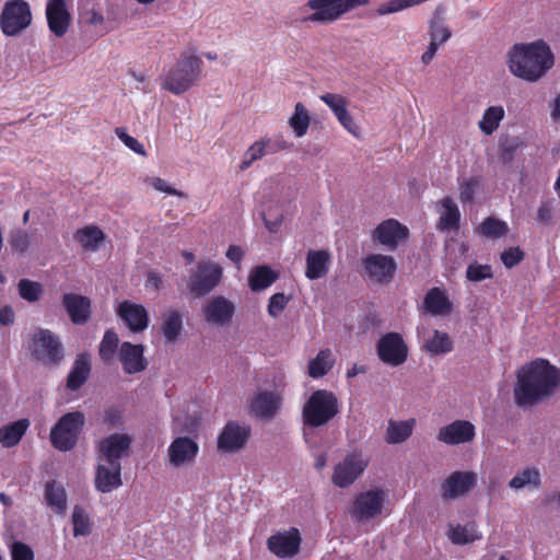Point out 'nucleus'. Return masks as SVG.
<instances>
[{
  "label": "nucleus",
  "mask_w": 560,
  "mask_h": 560,
  "mask_svg": "<svg viewBox=\"0 0 560 560\" xmlns=\"http://www.w3.org/2000/svg\"><path fill=\"white\" fill-rule=\"evenodd\" d=\"M32 11L25 0H9L0 14V27L4 35L16 36L32 23Z\"/></svg>",
  "instance_id": "8"
},
{
  "label": "nucleus",
  "mask_w": 560,
  "mask_h": 560,
  "mask_svg": "<svg viewBox=\"0 0 560 560\" xmlns=\"http://www.w3.org/2000/svg\"><path fill=\"white\" fill-rule=\"evenodd\" d=\"M131 442V438L128 434H109L97 444V462L120 464V459L128 454Z\"/></svg>",
  "instance_id": "14"
},
{
  "label": "nucleus",
  "mask_w": 560,
  "mask_h": 560,
  "mask_svg": "<svg viewBox=\"0 0 560 560\" xmlns=\"http://www.w3.org/2000/svg\"><path fill=\"white\" fill-rule=\"evenodd\" d=\"M19 295L28 303H35L40 300L43 285L39 282L23 278L18 283Z\"/></svg>",
  "instance_id": "45"
},
{
  "label": "nucleus",
  "mask_w": 560,
  "mask_h": 560,
  "mask_svg": "<svg viewBox=\"0 0 560 560\" xmlns=\"http://www.w3.org/2000/svg\"><path fill=\"white\" fill-rule=\"evenodd\" d=\"M335 116L338 118L340 124L355 138L360 137V128L353 121L352 116L347 110V107H331Z\"/></svg>",
  "instance_id": "54"
},
{
  "label": "nucleus",
  "mask_w": 560,
  "mask_h": 560,
  "mask_svg": "<svg viewBox=\"0 0 560 560\" xmlns=\"http://www.w3.org/2000/svg\"><path fill=\"white\" fill-rule=\"evenodd\" d=\"M364 275L377 284H387L393 281L397 265L392 256L383 254H369L362 259Z\"/></svg>",
  "instance_id": "10"
},
{
  "label": "nucleus",
  "mask_w": 560,
  "mask_h": 560,
  "mask_svg": "<svg viewBox=\"0 0 560 560\" xmlns=\"http://www.w3.org/2000/svg\"><path fill=\"white\" fill-rule=\"evenodd\" d=\"M553 65V52L549 45L541 39L515 44L508 52L510 72L529 83L542 79Z\"/></svg>",
  "instance_id": "2"
},
{
  "label": "nucleus",
  "mask_w": 560,
  "mask_h": 560,
  "mask_svg": "<svg viewBox=\"0 0 560 560\" xmlns=\"http://www.w3.org/2000/svg\"><path fill=\"white\" fill-rule=\"evenodd\" d=\"M121 485V464L98 462L94 478L95 489L102 493H109Z\"/></svg>",
  "instance_id": "23"
},
{
  "label": "nucleus",
  "mask_w": 560,
  "mask_h": 560,
  "mask_svg": "<svg viewBox=\"0 0 560 560\" xmlns=\"http://www.w3.org/2000/svg\"><path fill=\"white\" fill-rule=\"evenodd\" d=\"M477 481L475 471H454L441 483V497L444 500L463 497L476 487Z\"/></svg>",
  "instance_id": "17"
},
{
  "label": "nucleus",
  "mask_w": 560,
  "mask_h": 560,
  "mask_svg": "<svg viewBox=\"0 0 560 560\" xmlns=\"http://www.w3.org/2000/svg\"><path fill=\"white\" fill-rule=\"evenodd\" d=\"M74 238L84 249H95L104 240V233L100 228L90 225L79 229L74 234Z\"/></svg>",
  "instance_id": "39"
},
{
  "label": "nucleus",
  "mask_w": 560,
  "mask_h": 560,
  "mask_svg": "<svg viewBox=\"0 0 560 560\" xmlns=\"http://www.w3.org/2000/svg\"><path fill=\"white\" fill-rule=\"evenodd\" d=\"M330 255L325 249H311L306 255L305 277L308 280H317L329 271Z\"/></svg>",
  "instance_id": "28"
},
{
  "label": "nucleus",
  "mask_w": 560,
  "mask_h": 560,
  "mask_svg": "<svg viewBox=\"0 0 560 560\" xmlns=\"http://www.w3.org/2000/svg\"><path fill=\"white\" fill-rule=\"evenodd\" d=\"M72 525L74 537L89 536L92 533V522L85 510L80 505L73 508Z\"/></svg>",
  "instance_id": "43"
},
{
  "label": "nucleus",
  "mask_w": 560,
  "mask_h": 560,
  "mask_svg": "<svg viewBox=\"0 0 560 560\" xmlns=\"http://www.w3.org/2000/svg\"><path fill=\"white\" fill-rule=\"evenodd\" d=\"M427 349L433 354H442L452 351L453 342L446 332L434 330L433 337L428 340Z\"/></svg>",
  "instance_id": "48"
},
{
  "label": "nucleus",
  "mask_w": 560,
  "mask_h": 560,
  "mask_svg": "<svg viewBox=\"0 0 560 560\" xmlns=\"http://www.w3.org/2000/svg\"><path fill=\"white\" fill-rule=\"evenodd\" d=\"M334 366L331 351L329 349L320 350L317 355L308 362V375L312 378L325 376Z\"/></svg>",
  "instance_id": "37"
},
{
  "label": "nucleus",
  "mask_w": 560,
  "mask_h": 560,
  "mask_svg": "<svg viewBox=\"0 0 560 560\" xmlns=\"http://www.w3.org/2000/svg\"><path fill=\"white\" fill-rule=\"evenodd\" d=\"M32 237L24 230H14L10 234L9 244L14 253L24 254L31 246Z\"/></svg>",
  "instance_id": "50"
},
{
  "label": "nucleus",
  "mask_w": 560,
  "mask_h": 560,
  "mask_svg": "<svg viewBox=\"0 0 560 560\" xmlns=\"http://www.w3.org/2000/svg\"><path fill=\"white\" fill-rule=\"evenodd\" d=\"M408 234L407 226L395 219H387L374 229L372 238L388 249H395L408 237Z\"/></svg>",
  "instance_id": "18"
},
{
  "label": "nucleus",
  "mask_w": 560,
  "mask_h": 560,
  "mask_svg": "<svg viewBox=\"0 0 560 560\" xmlns=\"http://www.w3.org/2000/svg\"><path fill=\"white\" fill-rule=\"evenodd\" d=\"M235 307L224 296L213 298L205 307L203 314L207 322L224 325L231 322L234 315Z\"/></svg>",
  "instance_id": "27"
},
{
  "label": "nucleus",
  "mask_w": 560,
  "mask_h": 560,
  "mask_svg": "<svg viewBox=\"0 0 560 560\" xmlns=\"http://www.w3.org/2000/svg\"><path fill=\"white\" fill-rule=\"evenodd\" d=\"M525 145L524 141L516 136H503L500 139V160L503 164H511L516 152Z\"/></svg>",
  "instance_id": "40"
},
{
  "label": "nucleus",
  "mask_w": 560,
  "mask_h": 560,
  "mask_svg": "<svg viewBox=\"0 0 560 560\" xmlns=\"http://www.w3.org/2000/svg\"><path fill=\"white\" fill-rule=\"evenodd\" d=\"M45 500L47 505L57 513L63 514L67 509V494L65 488L55 480L48 481L45 486Z\"/></svg>",
  "instance_id": "35"
},
{
  "label": "nucleus",
  "mask_w": 560,
  "mask_h": 560,
  "mask_svg": "<svg viewBox=\"0 0 560 560\" xmlns=\"http://www.w3.org/2000/svg\"><path fill=\"white\" fill-rule=\"evenodd\" d=\"M380 360L392 366H399L408 358V347L399 332L383 335L376 345Z\"/></svg>",
  "instance_id": "11"
},
{
  "label": "nucleus",
  "mask_w": 560,
  "mask_h": 560,
  "mask_svg": "<svg viewBox=\"0 0 560 560\" xmlns=\"http://www.w3.org/2000/svg\"><path fill=\"white\" fill-rule=\"evenodd\" d=\"M116 136L122 141V143L137 154L145 155L143 145L133 137L129 136L124 127H117L115 129Z\"/></svg>",
  "instance_id": "58"
},
{
  "label": "nucleus",
  "mask_w": 560,
  "mask_h": 560,
  "mask_svg": "<svg viewBox=\"0 0 560 560\" xmlns=\"http://www.w3.org/2000/svg\"><path fill=\"white\" fill-rule=\"evenodd\" d=\"M143 353L142 345H133L129 341H124L120 345L118 355L125 373L136 374L147 369L148 361Z\"/></svg>",
  "instance_id": "22"
},
{
  "label": "nucleus",
  "mask_w": 560,
  "mask_h": 560,
  "mask_svg": "<svg viewBox=\"0 0 560 560\" xmlns=\"http://www.w3.org/2000/svg\"><path fill=\"white\" fill-rule=\"evenodd\" d=\"M301 536L296 528L268 538L269 550L280 558H291L300 550Z\"/></svg>",
  "instance_id": "21"
},
{
  "label": "nucleus",
  "mask_w": 560,
  "mask_h": 560,
  "mask_svg": "<svg viewBox=\"0 0 560 560\" xmlns=\"http://www.w3.org/2000/svg\"><path fill=\"white\" fill-rule=\"evenodd\" d=\"M46 19L49 31L55 36L62 37L71 23V14L66 0H49L46 5Z\"/></svg>",
  "instance_id": "20"
},
{
  "label": "nucleus",
  "mask_w": 560,
  "mask_h": 560,
  "mask_svg": "<svg viewBox=\"0 0 560 560\" xmlns=\"http://www.w3.org/2000/svg\"><path fill=\"white\" fill-rule=\"evenodd\" d=\"M90 374L91 362L89 354H78L67 377V388L72 392L80 389L90 377Z\"/></svg>",
  "instance_id": "30"
},
{
  "label": "nucleus",
  "mask_w": 560,
  "mask_h": 560,
  "mask_svg": "<svg viewBox=\"0 0 560 560\" xmlns=\"http://www.w3.org/2000/svg\"><path fill=\"white\" fill-rule=\"evenodd\" d=\"M339 413L337 396L327 389H316L308 397L302 409L303 423L319 428L330 422Z\"/></svg>",
  "instance_id": "3"
},
{
  "label": "nucleus",
  "mask_w": 560,
  "mask_h": 560,
  "mask_svg": "<svg viewBox=\"0 0 560 560\" xmlns=\"http://www.w3.org/2000/svg\"><path fill=\"white\" fill-rule=\"evenodd\" d=\"M249 408L255 417L270 419L279 408V400L271 392H260L252 399Z\"/></svg>",
  "instance_id": "31"
},
{
  "label": "nucleus",
  "mask_w": 560,
  "mask_h": 560,
  "mask_svg": "<svg viewBox=\"0 0 560 560\" xmlns=\"http://www.w3.org/2000/svg\"><path fill=\"white\" fill-rule=\"evenodd\" d=\"M279 275L272 270L269 266H258L249 275L248 285L252 291L259 292L270 287Z\"/></svg>",
  "instance_id": "34"
},
{
  "label": "nucleus",
  "mask_w": 560,
  "mask_h": 560,
  "mask_svg": "<svg viewBox=\"0 0 560 560\" xmlns=\"http://www.w3.org/2000/svg\"><path fill=\"white\" fill-rule=\"evenodd\" d=\"M559 383V370L545 359H536L518 371L514 401L518 407L534 406L550 396Z\"/></svg>",
  "instance_id": "1"
},
{
  "label": "nucleus",
  "mask_w": 560,
  "mask_h": 560,
  "mask_svg": "<svg viewBox=\"0 0 560 560\" xmlns=\"http://www.w3.org/2000/svg\"><path fill=\"white\" fill-rule=\"evenodd\" d=\"M527 485L534 487L540 486V474L536 468H525L516 474L509 482V486L514 489L524 488Z\"/></svg>",
  "instance_id": "47"
},
{
  "label": "nucleus",
  "mask_w": 560,
  "mask_h": 560,
  "mask_svg": "<svg viewBox=\"0 0 560 560\" xmlns=\"http://www.w3.org/2000/svg\"><path fill=\"white\" fill-rule=\"evenodd\" d=\"M264 156H266L264 143H261L260 140L255 141L244 153L243 160L240 164V170H247L254 162L262 159Z\"/></svg>",
  "instance_id": "51"
},
{
  "label": "nucleus",
  "mask_w": 560,
  "mask_h": 560,
  "mask_svg": "<svg viewBox=\"0 0 560 560\" xmlns=\"http://www.w3.org/2000/svg\"><path fill=\"white\" fill-rule=\"evenodd\" d=\"M118 345V335L113 329L106 330L98 349V355L105 364H110L114 361Z\"/></svg>",
  "instance_id": "41"
},
{
  "label": "nucleus",
  "mask_w": 560,
  "mask_h": 560,
  "mask_svg": "<svg viewBox=\"0 0 560 560\" xmlns=\"http://www.w3.org/2000/svg\"><path fill=\"white\" fill-rule=\"evenodd\" d=\"M466 277L471 282H480L493 277L490 265H480L478 262L469 264L466 270Z\"/></svg>",
  "instance_id": "52"
},
{
  "label": "nucleus",
  "mask_w": 560,
  "mask_h": 560,
  "mask_svg": "<svg viewBox=\"0 0 560 560\" xmlns=\"http://www.w3.org/2000/svg\"><path fill=\"white\" fill-rule=\"evenodd\" d=\"M366 4H369V0H308L306 7L314 12L305 18V21L330 23L349 11Z\"/></svg>",
  "instance_id": "6"
},
{
  "label": "nucleus",
  "mask_w": 560,
  "mask_h": 560,
  "mask_svg": "<svg viewBox=\"0 0 560 560\" xmlns=\"http://www.w3.org/2000/svg\"><path fill=\"white\" fill-rule=\"evenodd\" d=\"M15 314L10 305L2 306L0 308V325L10 326L14 323Z\"/></svg>",
  "instance_id": "64"
},
{
  "label": "nucleus",
  "mask_w": 560,
  "mask_h": 560,
  "mask_svg": "<svg viewBox=\"0 0 560 560\" xmlns=\"http://www.w3.org/2000/svg\"><path fill=\"white\" fill-rule=\"evenodd\" d=\"M405 9H406V7L404 3V0H390L388 2L382 3L377 8L376 12L378 15H386V14L399 12Z\"/></svg>",
  "instance_id": "63"
},
{
  "label": "nucleus",
  "mask_w": 560,
  "mask_h": 560,
  "mask_svg": "<svg viewBox=\"0 0 560 560\" xmlns=\"http://www.w3.org/2000/svg\"><path fill=\"white\" fill-rule=\"evenodd\" d=\"M117 315L133 332H141L149 325V315L145 307L130 301H122L117 308Z\"/></svg>",
  "instance_id": "25"
},
{
  "label": "nucleus",
  "mask_w": 560,
  "mask_h": 560,
  "mask_svg": "<svg viewBox=\"0 0 560 560\" xmlns=\"http://www.w3.org/2000/svg\"><path fill=\"white\" fill-rule=\"evenodd\" d=\"M290 301V296H287L284 293L279 292L275 293L270 296L269 303H268V314L277 318L280 316V314L284 311L288 303Z\"/></svg>",
  "instance_id": "57"
},
{
  "label": "nucleus",
  "mask_w": 560,
  "mask_h": 560,
  "mask_svg": "<svg viewBox=\"0 0 560 560\" xmlns=\"http://www.w3.org/2000/svg\"><path fill=\"white\" fill-rule=\"evenodd\" d=\"M478 233L486 237L499 238L509 232L508 224L494 217L486 218L477 228Z\"/></svg>",
  "instance_id": "42"
},
{
  "label": "nucleus",
  "mask_w": 560,
  "mask_h": 560,
  "mask_svg": "<svg viewBox=\"0 0 560 560\" xmlns=\"http://www.w3.org/2000/svg\"><path fill=\"white\" fill-rule=\"evenodd\" d=\"M79 18L82 23L93 26L103 25L105 21L104 15L93 7H90L89 3L80 8Z\"/></svg>",
  "instance_id": "53"
},
{
  "label": "nucleus",
  "mask_w": 560,
  "mask_h": 560,
  "mask_svg": "<svg viewBox=\"0 0 560 560\" xmlns=\"http://www.w3.org/2000/svg\"><path fill=\"white\" fill-rule=\"evenodd\" d=\"M202 61L194 55H183L165 75L162 88L174 94L186 92L200 77Z\"/></svg>",
  "instance_id": "4"
},
{
  "label": "nucleus",
  "mask_w": 560,
  "mask_h": 560,
  "mask_svg": "<svg viewBox=\"0 0 560 560\" xmlns=\"http://www.w3.org/2000/svg\"><path fill=\"white\" fill-rule=\"evenodd\" d=\"M198 452V444L190 438H176L168 446L170 463L175 467H179L187 463H192Z\"/></svg>",
  "instance_id": "26"
},
{
  "label": "nucleus",
  "mask_w": 560,
  "mask_h": 560,
  "mask_svg": "<svg viewBox=\"0 0 560 560\" xmlns=\"http://www.w3.org/2000/svg\"><path fill=\"white\" fill-rule=\"evenodd\" d=\"M476 436V428L468 420H455L440 428L438 440L447 445H458L471 442Z\"/></svg>",
  "instance_id": "19"
},
{
  "label": "nucleus",
  "mask_w": 560,
  "mask_h": 560,
  "mask_svg": "<svg viewBox=\"0 0 560 560\" xmlns=\"http://www.w3.org/2000/svg\"><path fill=\"white\" fill-rule=\"evenodd\" d=\"M443 212L441 213L436 228L440 231H457L459 229L460 212L451 197H445L441 201Z\"/></svg>",
  "instance_id": "33"
},
{
  "label": "nucleus",
  "mask_w": 560,
  "mask_h": 560,
  "mask_svg": "<svg viewBox=\"0 0 560 560\" xmlns=\"http://www.w3.org/2000/svg\"><path fill=\"white\" fill-rule=\"evenodd\" d=\"M415 420L394 421L389 420L386 430V442L389 444H398L405 442L412 434Z\"/></svg>",
  "instance_id": "36"
},
{
  "label": "nucleus",
  "mask_w": 560,
  "mask_h": 560,
  "mask_svg": "<svg viewBox=\"0 0 560 560\" xmlns=\"http://www.w3.org/2000/svg\"><path fill=\"white\" fill-rule=\"evenodd\" d=\"M33 355L45 364H57L63 359V348L48 329H38L33 336Z\"/></svg>",
  "instance_id": "9"
},
{
  "label": "nucleus",
  "mask_w": 560,
  "mask_h": 560,
  "mask_svg": "<svg viewBox=\"0 0 560 560\" xmlns=\"http://www.w3.org/2000/svg\"><path fill=\"white\" fill-rule=\"evenodd\" d=\"M451 541L455 545H466L481 538L475 523L457 525L452 527L448 533Z\"/></svg>",
  "instance_id": "38"
},
{
  "label": "nucleus",
  "mask_w": 560,
  "mask_h": 560,
  "mask_svg": "<svg viewBox=\"0 0 560 560\" xmlns=\"http://www.w3.org/2000/svg\"><path fill=\"white\" fill-rule=\"evenodd\" d=\"M30 427L27 419H20L0 428V444L10 448L20 443Z\"/></svg>",
  "instance_id": "32"
},
{
  "label": "nucleus",
  "mask_w": 560,
  "mask_h": 560,
  "mask_svg": "<svg viewBox=\"0 0 560 560\" xmlns=\"http://www.w3.org/2000/svg\"><path fill=\"white\" fill-rule=\"evenodd\" d=\"M223 268L212 260H201L187 282L189 293L202 298L212 292L221 282Z\"/></svg>",
  "instance_id": "7"
},
{
  "label": "nucleus",
  "mask_w": 560,
  "mask_h": 560,
  "mask_svg": "<svg viewBox=\"0 0 560 560\" xmlns=\"http://www.w3.org/2000/svg\"><path fill=\"white\" fill-rule=\"evenodd\" d=\"M524 252L518 247H509L501 254V260L506 268H513L524 259Z\"/></svg>",
  "instance_id": "59"
},
{
  "label": "nucleus",
  "mask_w": 560,
  "mask_h": 560,
  "mask_svg": "<svg viewBox=\"0 0 560 560\" xmlns=\"http://www.w3.org/2000/svg\"><path fill=\"white\" fill-rule=\"evenodd\" d=\"M250 433L248 424L233 420L228 421L218 435V450L222 453H235L246 445Z\"/></svg>",
  "instance_id": "12"
},
{
  "label": "nucleus",
  "mask_w": 560,
  "mask_h": 560,
  "mask_svg": "<svg viewBox=\"0 0 560 560\" xmlns=\"http://www.w3.org/2000/svg\"><path fill=\"white\" fill-rule=\"evenodd\" d=\"M428 34L430 43L421 56V61L424 65H429L435 57L438 49L452 37V31L445 23L441 9H436L429 21Z\"/></svg>",
  "instance_id": "13"
},
{
  "label": "nucleus",
  "mask_w": 560,
  "mask_h": 560,
  "mask_svg": "<svg viewBox=\"0 0 560 560\" xmlns=\"http://www.w3.org/2000/svg\"><path fill=\"white\" fill-rule=\"evenodd\" d=\"M261 143H264V150L266 155H272L279 153L281 151L288 150L292 144L283 139L281 136H276L271 138H262Z\"/></svg>",
  "instance_id": "56"
},
{
  "label": "nucleus",
  "mask_w": 560,
  "mask_h": 560,
  "mask_svg": "<svg viewBox=\"0 0 560 560\" xmlns=\"http://www.w3.org/2000/svg\"><path fill=\"white\" fill-rule=\"evenodd\" d=\"M62 305L74 325H84L91 318V300L77 293H65Z\"/></svg>",
  "instance_id": "24"
},
{
  "label": "nucleus",
  "mask_w": 560,
  "mask_h": 560,
  "mask_svg": "<svg viewBox=\"0 0 560 560\" xmlns=\"http://www.w3.org/2000/svg\"><path fill=\"white\" fill-rule=\"evenodd\" d=\"M151 186H153L156 190L165 192L172 196L184 197V192L171 187L168 183L160 177H152L149 179Z\"/></svg>",
  "instance_id": "61"
},
{
  "label": "nucleus",
  "mask_w": 560,
  "mask_h": 560,
  "mask_svg": "<svg viewBox=\"0 0 560 560\" xmlns=\"http://www.w3.org/2000/svg\"><path fill=\"white\" fill-rule=\"evenodd\" d=\"M553 207L552 201L546 200L541 202L537 211V221L541 224L548 225L552 220Z\"/></svg>",
  "instance_id": "62"
},
{
  "label": "nucleus",
  "mask_w": 560,
  "mask_h": 560,
  "mask_svg": "<svg viewBox=\"0 0 560 560\" xmlns=\"http://www.w3.org/2000/svg\"><path fill=\"white\" fill-rule=\"evenodd\" d=\"M385 502V492L380 489H372L359 493L355 497L350 511L351 516L357 521L373 518L382 512Z\"/></svg>",
  "instance_id": "16"
},
{
  "label": "nucleus",
  "mask_w": 560,
  "mask_h": 560,
  "mask_svg": "<svg viewBox=\"0 0 560 560\" xmlns=\"http://www.w3.org/2000/svg\"><path fill=\"white\" fill-rule=\"evenodd\" d=\"M85 424L84 413L81 411L67 412L60 417L50 431V443L60 452L73 450L78 443Z\"/></svg>",
  "instance_id": "5"
},
{
  "label": "nucleus",
  "mask_w": 560,
  "mask_h": 560,
  "mask_svg": "<svg viewBox=\"0 0 560 560\" xmlns=\"http://www.w3.org/2000/svg\"><path fill=\"white\" fill-rule=\"evenodd\" d=\"M480 188L479 177H470L459 185V199L463 203L471 202Z\"/></svg>",
  "instance_id": "55"
},
{
  "label": "nucleus",
  "mask_w": 560,
  "mask_h": 560,
  "mask_svg": "<svg viewBox=\"0 0 560 560\" xmlns=\"http://www.w3.org/2000/svg\"><path fill=\"white\" fill-rule=\"evenodd\" d=\"M12 560H34V552L24 542L15 541L11 549Z\"/></svg>",
  "instance_id": "60"
},
{
  "label": "nucleus",
  "mask_w": 560,
  "mask_h": 560,
  "mask_svg": "<svg viewBox=\"0 0 560 560\" xmlns=\"http://www.w3.org/2000/svg\"><path fill=\"white\" fill-rule=\"evenodd\" d=\"M366 466L368 463L361 453H349L342 462L335 466L331 480L337 487L347 488L363 474Z\"/></svg>",
  "instance_id": "15"
},
{
  "label": "nucleus",
  "mask_w": 560,
  "mask_h": 560,
  "mask_svg": "<svg viewBox=\"0 0 560 560\" xmlns=\"http://www.w3.org/2000/svg\"><path fill=\"white\" fill-rule=\"evenodd\" d=\"M503 117V107H488L479 122L481 131L488 136L492 135L499 127V124Z\"/></svg>",
  "instance_id": "44"
},
{
  "label": "nucleus",
  "mask_w": 560,
  "mask_h": 560,
  "mask_svg": "<svg viewBox=\"0 0 560 560\" xmlns=\"http://www.w3.org/2000/svg\"><path fill=\"white\" fill-rule=\"evenodd\" d=\"M422 307L425 313L439 316L447 315L452 311V302L443 290L438 287L431 288L424 295Z\"/></svg>",
  "instance_id": "29"
},
{
  "label": "nucleus",
  "mask_w": 560,
  "mask_h": 560,
  "mask_svg": "<svg viewBox=\"0 0 560 560\" xmlns=\"http://www.w3.org/2000/svg\"><path fill=\"white\" fill-rule=\"evenodd\" d=\"M296 137H303L310 126V116L305 107H295L294 115L289 120Z\"/></svg>",
  "instance_id": "49"
},
{
  "label": "nucleus",
  "mask_w": 560,
  "mask_h": 560,
  "mask_svg": "<svg viewBox=\"0 0 560 560\" xmlns=\"http://www.w3.org/2000/svg\"><path fill=\"white\" fill-rule=\"evenodd\" d=\"M183 329L182 315L171 311L162 325V332L167 341H175Z\"/></svg>",
  "instance_id": "46"
}]
</instances>
